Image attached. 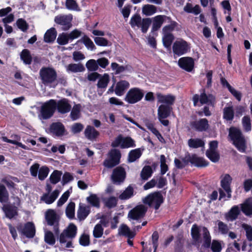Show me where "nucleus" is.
Here are the masks:
<instances>
[{"label": "nucleus", "instance_id": "obj_31", "mask_svg": "<svg viewBox=\"0 0 252 252\" xmlns=\"http://www.w3.org/2000/svg\"><path fill=\"white\" fill-rule=\"evenodd\" d=\"M203 240V246L205 248H209L211 245V237L208 229L205 227L202 228Z\"/></svg>", "mask_w": 252, "mask_h": 252}, {"label": "nucleus", "instance_id": "obj_44", "mask_svg": "<svg viewBox=\"0 0 252 252\" xmlns=\"http://www.w3.org/2000/svg\"><path fill=\"white\" fill-rule=\"evenodd\" d=\"M84 43L86 47L89 50L93 51L95 49L94 44L92 40L87 35L83 36L81 39L78 41Z\"/></svg>", "mask_w": 252, "mask_h": 252}, {"label": "nucleus", "instance_id": "obj_62", "mask_svg": "<svg viewBox=\"0 0 252 252\" xmlns=\"http://www.w3.org/2000/svg\"><path fill=\"white\" fill-rule=\"evenodd\" d=\"M103 233V228L101 224L98 223L94 227L93 235L95 238L101 237Z\"/></svg>", "mask_w": 252, "mask_h": 252}, {"label": "nucleus", "instance_id": "obj_57", "mask_svg": "<svg viewBox=\"0 0 252 252\" xmlns=\"http://www.w3.org/2000/svg\"><path fill=\"white\" fill-rule=\"evenodd\" d=\"M207 157L213 162H216L219 161L220 156L217 151H207Z\"/></svg>", "mask_w": 252, "mask_h": 252}, {"label": "nucleus", "instance_id": "obj_27", "mask_svg": "<svg viewBox=\"0 0 252 252\" xmlns=\"http://www.w3.org/2000/svg\"><path fill=\"white\" fill-rule=\"evenodd\" d=\"M50 130L57 136L63 135L65 132L64 126L60 122L53 123L50 126Z\"/></svg>", "mask_w": 252, "mask_h": 252}, {"label": "nucleus", "instance_id": "obj_24", "mask_svg": "<svg viewBox=\"0 0 252 252\" xmlns=\"http://www.w3.org/2000/svg\"><path fill=\"white\" fill-rule=\"evenodd\" d=\"M2 210L5 213L6 217L10 219H12L18 215L17 207L10 204L4 205Z\"/></svg>", "mask_w": 252, "mask_h": 252}, {"label": "nucleus", "instance_id": "obj_32", "mask_svg": "<svg viewBox=\"0 0 252 252\" xmlns=\"http://www.w3.org/2000/svg\"><path fill=\"white\" fill-rule=\"evenodd\" d=\"M119 234L128 238H132L135 236L134 233L131 231L126 225L124 224H122L119 227Z\"/></svg>", "mask_w": 252, "mask_h": 252}, {"label": "nucleus", "instance_id": "obj_39", "mask_svg": "<svg viewBox=\"0 0 252 252\" xmlns=\"http://www.w3.org/2000/svg\"><path fill=\"white\" fill-rule=\"evenodd\" d=\"M81 109V106L79 104L73 106L70 114V117L72 120L75 121L80 117Z\"/></svg>", "mask_w": 252, "mask_h": 252}, {"label": "nucleus", "instance_id": "obj_36", "mask_svg": "<svg viewBox=\"0 0 252 252\" xmlns=\"http://www.w3.org/2000/svg\"><path fill=\"white\" fill-rule=\"evenodd\" d=\"M240 213V209L238 206H233L226 215V219L228 221H233L236 220Z\"/></svg>", "mask_w": 252, "mask_h": 252}, {"label": "nucleus", "instance_id": "obj_13", "mask_svg": "<svg viewBox=\"0 0 252 252\" xmlns=\"http://www.w3.org/2000/svg\"><path fill=\"white\" fill-rule=\"evenodd\" d=\"M147 211V207L143 204L139 205L131 209L128 213V218L133 220L142 218Z\"/></svg>", "mask_w": 252, "mask_h": 252}, {"label": "nucleus", "instance_id": "obj_40", "mask_svg": "<svg viewBox=\"0 0 252 252\" xmlns=\"http://www.w3.org/2000/svg\"><path fill=\"white\" fill-rule=\"evenodd\" d=\"M162 42L163 46L166 48H170L171 45L174 39L172 33H162Z\"/></svg>", "mask_w": 252, "mask_h": 252}, {"label": "nucleus", "instance_id": "obj_1", "mask_svg": "<svg viewBox=\"0 0 252 252\" xmlns=\"http://www.w3.org/2000/svg\"><path fill=\"white\" fill-rule=\"evenodd\" d=\"M39 73L41 82L45 86L55 88L58 85L57 73L53 68L43 67Z\"/></svg>", "mask_w": 252, "mask_h": 252}, {"label": "nucleus", "instance_id": "obj_7", "mask_svg": "<svg viewBox=\"0 0 252 252\" xmlns=\"http://www.w3.org/2000/svg\"><path fill=\"white\" fill-rule=\"evenodd\" d=\"M56 109V100L50 99L45 102L41 106L40 119H48L51 118Z\"/></svg>", "mask_w": 252, "mask_h": 252}, {"label": "nucleus", "instance_id": "obj_23", "mask_svg": "<svg viewBox=\"0 0 252 252\" xmlns=\"http://www.w3.org/2000/svg\"><path fill=\"white\" fill-rule=\"evenodd\" d=\"M59 193L60 191L58 189L54 190L50 194L44 193L41 197L40 200L47 204H52L57 198Z\"/></svg>", "mask_w": 252, "mask_h": 252}, {"label": "nucleus", "instance_id": "obj_47", "mask_svg": "<svg viewBox=\"0 0 252 252\" xmlns=\"http://www.w3.org/2000/svg\"><path fill=\"white\" fill-rule=\"evenodd\" d=\"M142 153L139 149L131 150L128 154V160L129 162H132L138 159Z\"/></svg>", "mask_w": 252, "mask_h": 252}, {"label": "nucleus", "instance_id": "obj_43", "mask_svg": "<svg viewBox=\"0 0 252 252\" xmlns=\"http://www.w3.org/2000/svg\"><path fill=\"white\" fill-rule=\"evenodd\" d=\"M234 110L232 106L225 107L223 111V118L226 121H232L234 118Z\"/></svg>", "mask_w": 252, "mask_h": 252}, {"label": "nucleus", "instance_id": "obj_8", "mask_svg": "<svg viewBox=\"0 0 252 252\" xmlns=\"http://www.w3.org/2000/svg\"><path fill=\"white\" fill-rule=\"evenodd\" d=\"M113 147L120 146L121 148H129L135 147V141L130 137H123L119 135L111 144Z\"/></svg>", "mask_w": 252, "mask_h": 252}, {"label": "nucleus", "instance_id": "obj_18", "mask_svg": "<svg viewBox=\"0 0 252 252\" xmlns=\"http://www.w3.org/2000/svg\"><path fill=\"white\" fill-rule=\"evenodd\" d=\"M169 19V17L165 15H159L152 18V31L155 32L159 30L166 19Z\"/></svg>", "mask_w": 252, "mask_h": 252}, {"label": "nucleus", "instance_id": "obj_11", "mask_svg": "<svg viewBox=\"0 0 252 252\" xmlns=\"http://www.w3.org/2000/svg\"><path fill=\"white\" fill-rule=\"evenodd\" d=\"M173 53L180 56L187 53L190 49L189 44L182 39L177 40L173 45Z\"/></svg>", "mask_w": 252, "mask_h": 252}, {"label": "nucleus", "instance_id": "obj_2", "mask_svg": "<svg viewBox=\"0 0 252 252\" xmlns=\"http://www.w3.org/2000/svg\"><path fill=\"white\" fill-rule=\"evenodd\" d=\"M77 228L73 223L70 224L60 234L59 240L62 246L66 248H73L72 241L77 234Z\"/></svg>", "mask_w": 252, "mask_h": 252}, {"label": "nucleus", "instance_id": "obj_9", "mask_svg": "<svg viewBox=\"0 0 252 252\" xmlns=\"http://www.w3.org/2000/svg\"><path fill=\"white\" fill-rule=\"evenodd\" d=\"M121 156L119 150H111L109 153V158L104 161L103 165L109 168L113 167L119 163Z\"/></svg>", "mask_w": 252, "mask_h": 252}, {"label": "nucleus", "instance_id": "obj_51", "mask_svg": "<svg viewBox=\"0 0 252 252\" xmlns=\"http://www.w3.org/2000/svg\"><path fill=\"white\" fill-rule=\"evenodd\" d=\"M133 195V189L128 186L120 195L119 198L121 200H126Z\"/></svg>", "mask_w": 252, "mask_h": 252}, {"label": "nucleus", "instance_id": "obj_10", "mask_svg": "<svg viewBox=\"0 0 252 252\" xmlns=\"http://www.w3.org/2000/svg\"><path fill=\"white\" fill-rule=\"evenodd\" d=\"M194 105L196 106L197 102L199 101L201 104H206L214 106L215 103V98L211 94H207L203 90L200 95L195 94L193 97Z\"/></svg>", "mask_w": 252, "mask_h": 252}, {"label": "nucleus", "instance_id": "obj_5", "mask_svg": "<svg viewBox=\"0 0 252 252\" xmlns=\"http://www.w3.org/2000/svg\"><path fill=\"white\" fill-rule=\"evenodd\" d=\"M144 96L143 90L134 87L130 89L126 93L124 100L128 104H134L140 101Z\"/></svg>", "mask_w": 252, "mask_h": 252}, {"label": "nucleus", "instance_id": "obj_4", "mask_svg": "<svg viewBox=\"0 0 252 252\" xmlns=\"http://www.w3.org/2000/svg\"><path fill=\"white\" fill-rule=\"evenodd\" d=\"M151 23V20L150 18L142 19L138 14L133 15L129 22L132 28L134 29L141 28L142 32L144 33L147 32Z\"/></svg>", "mask_w": 252, "mask_h": 252}, {"label": "nucleus", "instance_id": "obj_28", "mask_svg": "<svg viewBox=\"0 0 252 252\" xmlns=\"http://www.w3.org/2000/svg\"><path fill=\"white\" fill-rule=\"evenodd\" d=\"M84 134L88 139L93 141L98 137L99 133L93 126H88L84 131Z\"/></svg>", "mask_w": 252, "mask_h": 252}, {"label": "nucleus", "instance_id": "obj_48", "mask_svg": "<svg viewBox=\"0 0 252 252\" xmlns=\"http://www.w3.org/2000/svg\"><path fill=\"white\" fill-rule=\"evenodd\" d=\"M75 204L71 202L68 204L65 209V214L67 218L72 219L75 217Z\"/></svg>", "mask_w": 252, "mask_h": 252}, {"label": "nucleus", "instance_id": "obj_38", "mask_svg": "<svg viewBox=\"0 0 252 252\" xmlns=\"http://www.w3.org/2000/svg\"><path fill=\"white\" fill-rule=\"evenodd\" d=\"M188 146L191 148L204 147V141L200 138H190L188 142Z\"/></svg>", "mask_w": 252, "mask_h": 252}, {"label": "nucleus", "instance_id": "obj_64", "mask_svg": "<svg viewBox=\"0 0 252 252\" xmlns=\"http://www.w3.org/2000/svg\"><path fill=\"white\" fill-rule=\"evenodd\" d=\"M49 170L46 166H42L39 169L38 178L40 180H44L48 176Z\"/></svg>", "mask_w": 252, "mask_h": 252}, {"label": "nucleus", "instance_id": "obj_46", "mask_svg": "<svg viewBox=\"0 0 252 252\" xmlns=\"http://www.w3.org/2000/svg\"><path fill=\"white\" fill-rule=\"evenodd\" d=\"M223 245L224 243L221 241L213 240L212 243L211 242L210 248L213 252H221Z\"/></svg>", "mask_w": 252, "mask_h": 252}, {"label": "nucleus", "instance_id": "obj_42", "mask_svg": "<svg viewBox=\"0 0 252 252\" xmlns=\"http://www.w3.org/2000/svg\"><path fill=\"white\" fill-rule=\"evenodd\" d=\"M20 58L26 64H30L32 62V57L28 49H24L20 54Z\"/></svg>", "mask_w": 252, "mask_h": 252}, {"label": "nucleus", "instance_id": "obj_52", "mask_svg": "<svg viewBox=\"0 0 252 252\" xmlns=\"http://www.w3.org/2000/svg\"><path fill=\"white\" fill-rule=\"evenodd\" d=\"M44 241L50 245H54L56 242V239L53 233L50 231L46 230L44 233Z\"/></svg>", "mask_w": 252, "mask_h": 252}, {"label": "nucleus", "instance_id": "obj_58", "mask_svg": "<svg viewBox=\"0 0 252 252\" xmlns=\"http://www.w3.org/2000/svg\"><path fill=\"white\" fill-rule=\"evenodd\" d=\"M79 244L84 247H87L90 244V236L89 234L84 233L79 238Z\"/></svg>", "mask_w": 252, "mask_h": 252}, {"label": "nucleus", "instance_id": "obj_37", "mask_svg": "<svg viewBox=\"0 0 252 252\" xmlns=\"http://www.w3.org/2000/svg\"><path fill=\"white\" fill-rule=\"evenodd\" d=\"M67 72L73 73L81 72L85 70V67L81 63H70L66 67Z\"/></svg>", "mask_w": 252, "mask_h": 252}, {"label": "nucleus", "instance_id": "obj_21", "mask_svg": "<svg viewBox=\"0 0 252 252\" xmlns=\"http://www.w3.org/2000/svg\"><path fill=\"white\" fill-rule=\"evenodd\" d=\"M191 125L193 128L198 131H205L209 127L208 121L206 119H201L194 121Z\"/></svg>", "mask_w": 252, "mask_h": 252}, {"label": "nucleus", "instance_id": "obj_49", "mask_svg": "<svg viewBox=\"0 0 252 252\" xmlns=\"http://www.w3.org/2000/svg\"><path fill=\"white\" fill-rule=\"evenodd\" d=\"M153 174V170L150 166H145L142 169L140 176L142 180H147L151 177Z\"/></svg>", "mask_w": 252, "mask_h": 252}, {"label": "nucleus", "instance_id": "obj_19", "mask_svg": "<svg viewBox=\"0 0 252 252\" xmlns=\"http://www.w3.org/2000/svg\"><path fill=\"white\" fill-rule=\"evenodd\" d=\"M158 102L165 104V105L171 106L174 103L175 97L171 94L163 95L161 94H157Z\"/></svg>", "mask_w": 252, "mask_h": 252}, {"label": "nucleus", "instance_id": "obj_17", "mask_svg": "<svg viewBox=\"0 0 252 252\" xmlns=\"http://www.w3.org/2000/svg\"><path fill=\"white\" fill-rule=\"evenodd\" d=\"M178 64L182 69L188 72L192 71L194 67V60L191 57H183L178 61Z\"/></svg>", "mask_w": 252, "mask_h": 252}, {"label": "nucleus", "instance_id": "obj_53", "mask_svg": "<svg viewBox=\"0 0 252 252\" xmlns=\"http://www.w3.org/2000/svg\"><path fill=\"white\" fill-rule=\"evenodd\" d=\"M191 234L192 239L196 243L200 242V237L198 227L196 224H193L191 229Z\"/></svg>", "mask_w": 252, "mask_h": 252}, {"label": "nucleus", "instance_id": "obj_30", "mask_svg": "<svg viewBox=\"0 0 252 252\" xmlns=\"http://www.w3.org/2000/svg\"><path fill=\"white\" fill-rule=\"evenodd\" d=\"M241 210L246 216L252 215V197L247 199L241 204Z\"/></svg>", "mask_w": 252, "mask_h": 252}, {"label": "nucleus", "instance_id": "obj_25", "mask_svg": "<svg viewBox=\"0 0 252 252\" xmlns=\"http://www.w3.org/2000/svg\"><path fill=\"white\" fill-rule=\"evenodd\" d=\"M171 106L165 105V104L160 105L158 110V119L166 118L170 116L172 111Z\"/></svg>", "mask_w": 252, "mask_h": 252}, {"label": "nucleus", "instance_id": "obj_26", "mask_svg": "<svg viewBox=\"0 0 252 252\" xmlns=\"http://www.w3.org/2000/svg\"><path fill=\"white\" fill-rule=\"evenodd\" d=\"M129 87V83L125 80H122L116 84L115 89V94L118 96H122L124 94L125 91Z\"/></svg>", "mask_w": 252, "mask_h": 252}, {"label": "nucleus", "instance_id": "obj_59", "mask_svg": "<svg viewBox=\"0 0 252 252\" xmlns=\"http://www.w3.org/2000/svg\"><path fill=\"white\" fill-rule=\"evenodd\" d=\"M16 24L18 28L23 32H26L29 28L28 23L22 18L18 19L16 22Z\"/></svg>", "mask_w": 252, "mask_h": 252}, {"label": "nucleus", "instance_id": "obj_60", "mask_svg": "<svg viewBox=\"0 0 252 252\" xmlns=\"http://www.w3.org/2000/svg\"><path fill=\"white\" fill-rule=\"evenodd\" d=\"M65 6L69 10L75 11L80 10L78 5L74 0H66Z\"/></svg>", "mask_w": 252, "mask_h": 252}, {"label": "nucleus", "instance_id": "obj_20", "mask_svg": "<svg viewBox=\"0 0 252 252\" xmlns=\"http://www.w3.org/2000/svg\"><path fill=\"white\" fill-rule=\"evenodd\" d=\"M22 233L27 238H32L35 234L34 224L31 222L26 223L22 229Z\"/></svg>", "mask_w": 252, "mask_h": 252}, {"label": "nucleus", "instance_id": "obj_54", "mask_svg": "<svg viewBox=\"0 0 252 252\" xmlns=\"http://www.w3.org/2000/svg\"><path fill=\"white\" fill-rule=\"evenodd\" d=\"M62 172L58 170H55L50 175L49 180L50 182L53 184H56L61 180Z\"/></svg>", "mask_w": 252, "mask_h": 252}, {"label": "nucleus", "instance_id": "obj_63", "mask_svg": "<svg viewBox=\"0 0 252 252\" xmlns=\"http://www.w3.org/2000/svg\"><path fill=\"white\" fill-rule=\"evenodd\" d=\"M87 200L92 206L96 207H99V200L95 194H92L88 197Z\"/></svg>", "mask_w": 252, "mask_h": 252}, {"label": "nucleus", "instance_id": "obj_41", "mask_svg": "<svg viewBox=\"0 0 252 252\" xmlns=\"http://www.w3.org/2000/svg\"><path fill=\"white\" fill-rule=\"evenodd\" d=\"M157 10V7L155 5L147 4L143 6L142 12L143 14L149 16L156 13Z\"/></svg>", "mask_w": 252, "mask_h": 252}, {"label": "nucleus", "instance_id": "obj_29", "mask_svg": "<svg viewBox=\"0 0 252 252\" xmlns=\"http://www.w3.org/2000/svg\"><path fill=\"white\" fill-rule=\"evenodd\" d=\"M90 212L89 206L80 204L77 211V217L80 220H84L88 216Z\"/></svg>", "mask_w": 252, "mask_h": 252}, {"label": "nucleus", "instance_id": "obj_22", "mask_svg": "<svg viewBox=\"0 0 252 252\" xmlns=\"http://www.w3.org/2000/svg\"><path fill=\"white\" fill-rule=\"evenodd\" d=\"M232 178L229 174H226L221 181V186L227 194L228 198L231 197V190L230 185L231 183Z\"/></svg>", "mask_w": 252, "mask_h": 252}, {"label": "nucleus", "instance_id": "obj_34", "mask_svg": "<svg viewBox=\"0 0 252 252\" xmlns=\"http://www.w3.org/2000/svg\"><path fill=\"white\" fill-rule=\"evenodd\" d=\"M190 162L197 167L206 166L208 165V163L204 159L198 157L194 155L189 158Z\"/></svg>", "mask_w": 252, "mask_h": 252}, {"label": "nucleus", "instance_id": "obj_35", "mask_svg": "<svg viewBox=\"0 0 252 252\" xmlns=\"http://www.w3.org/2000/svg\"><path fill=\"white\" fill-rule=\"evenodd\" d=\"M216 224L217 225L218 232L219 234L222 235H227L230 227L227 224L222 221L217 220L216 221Z\"/></svg>", "mask_w": 252, "mask_h": 252}, {"label": "nucleus", "instance_id": "obj_15", "mask_svg": "<svg viewBox=\"0 0 252 252\" xmlns=\"http://www.w3.org/2000/svg\"><path fill=\"white\" fill-rule=\"evenodd\" d=\"M126 175V173L124 168L121 166L117 167L113 171L111 180L114 184H120L124 181Z\"/></svg>", "mask_w": 252, "mask_h": 252}, {"label": "nucleus", "instance_id": "obj_6", "mask_svg": "<svg viewBox=\"0 0 252 252\" xmlns=\"http://www.w3.org/2000/svg\"><path fill=\"white\" fill-rule=\"evenodd\" d=\"M143 203L157 210L163 201L162 194L159 192H155L145 197L142 200Z\"/></svg>", "mask_w": 252, "mask_h": 252}, {"label": "nucleus", "instance_id": "obj_56", "mask_svg": "<svg viewBox=\"0 0 252 252\" xmlns=\"http://www.w3.org/2000/svg\"><path fill=\"white\" fill-rule=\"evenodd\" d=\"M242 228L245 231L247 239L250 242H252V226L248 224L243 223L242 224Z\"/></svg>", "mask_w": 252, "mask_h": 252}, {"label": "nucleus", "instance_id": "obj_61", "mask_svg": "<svg viewBox=\"0 0 252 252\" xmlns=\"http://www.w3.org/2000/svg\"><path fill=\"white\" fill-rule=\"evenodd\" d=\"M69 40L68 33H63L59 35L57 41L60 45H63L67 44Z\"/></svg>", "mask_w": 252, "mask_h": 252}, {"label": "nucleus", "instance_id": "obj_45", "mask_svg": "<svg viewBox=\"0 0 252 252\" xmlns=\"http://www.w3.org/2000/svg\"><path fill=\"white\" fill-rule=\"evenodd\" d=\"M109 81V75L107 73H105L102 76H101V77L99 78L97 84V86L99 88H106Z\"/></svg>", "mask_w": 252, "mask_h": 252}, {"label": "nucleus", "instance_id": "obj_33", "mask_svg": "<svg viewBox=\"0 0 252 252\" xmlns=\"http://www.w3.org/2000/svg\"><path fill=\"white\" fill-rule=\"evenodd\" d=\"M57 36V32L56 29L52 28L47 30L44 36V40L45 42L50 43L54 41Z\"/></svg>", "mask_w": 252, "mask_h": 252}, {"label": "nucleus", "instance_id": "obj_12", "mask_svg": "<svg viewBox=\"0 0 252 252\" xmlns=\"http://www.w3.org/2000/svg\"><path fill=\"white\" fill-rule=\"evenodd\" d=\"M45 219L47 224L53 226V229L55 233L59 232V220L56 212L52 209H48L45 213Z\"/></svg>", "mask_w": 252, "mask_h": 252}, {"label": "nucleus", "instance_id": "obj_14", "mask_svg": "<svg viewBox=\"0 0 252 252\" xmlns=\"http://www.w3.org/2000/svg\"><path fill=\"white\" fill-rule=\"evenodd\" d=\"M54 20L57 24L63 26V30L66 31L72 26V16L71 14L59 15L55 17Z\"/></svg>", "mask_w": 252, "mask_h": 252}, {"label": "nucleus", "instance_id": "obj_50", "mask_svg": "<svg viewBox=\"0 0 252 252\" xmlns=\"http://www.w3.org/2000/svg\"><path fill=\"white\" fill-rule=\"evenodd\" d=\"M8 200L9 194L5 187L3 185L0 184V202L6 203Z\"/></svg>", "mask_w": 252, "mask_h": 252}, {"label": "nucleus", "instance_id": "obj_16", "mask_svg": "<svg viewBox=\"0 0 252 252\" xmlns=\"http://www.w3.org/2000/svg\"><path fill=\"white\" fill-rule=\"evenodd\" d=\"M56 108L59 113L64 114L71 110V106L68 99L63 98L58 101H56Z\"/></svg>", "mask_w": 252, "mask_h": 252}, {"label": "nucleus", "instance_id": "obj_55", "mask_svg": "<svg viewBox=\"0 0 252 252\" xmlns=\"http://www.w3.org/2000/svg\"><path fill=\"white\" fill-rule=\"evenodd\" d=\"M87 69L90 71H96L98 69V66L96 60L91 59L88 61L86 63Z\"/></svg>", "mask_w": 252, "mask_h": 252}, {"label": "nucleus", "instance_id": "obj_3", "mask_svg": "<svg viewBox=\"0 0 252 252\" xmlns=\"http://www.w3.org/2000/svg\"><path fill=\"white\" fill-rule=\"evenodd\" d=\"M229 136L237 149L242 153L246 151V141L241 130L235 127H231L229 130Z\"/></svg>", "mask_w": 252, "mask_h": 252}]
</instances>
